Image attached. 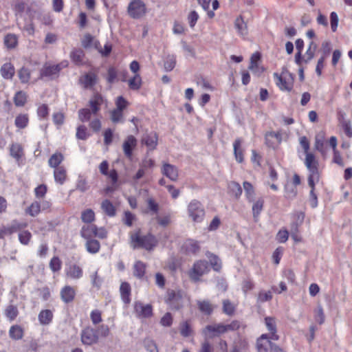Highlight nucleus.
Segmentation results:
<instances>
[{
	"instance_id": "nucleus-1",
	"label": "nucleus",
	"mask_w": 352,
	"mask_h": 352,
	"mask_svg": "<svg viewBox=\"0 0 352 352\" xmlns=\"http://www.w3.org/2000/svg\"><path fill=\"white\" fill-rule=\"evenodd\" d=\"M158 240L151 233L141 236L138 230L130 234V245L133 249L143 248L148 251L153 250L157 245Z\"/></svg>"
},
{
	"instance_id": "nucleus-2",
	"label": "nucleus",
	"mask_w": 352,
	"mask_h": 352,
	"mask_svg": "<svg viewBox=\"0 0 352 352\" xmlns=\"http://www.w3.org/2000/svg\"><path fill=\"white\" fill-rule=\"evenodd\" d=\"M103 97L98 94L94 95L89 104L90 109L84 108L78 111V118L82 122H87L91 119V115L96 116L100 110V106L103 103Z\"/></svg>"
},
{
	"instance_id": "nucleus-3",
	"label": "nucleus",
	"mask_w": 352,
	"mask_h": 352,
	"mask_svg": "<svg viewBox=\"0 0 352 352\" xmlns=\"http://www.w3.org/2000/svg\"><path fill=\"white\" fill-rule=\"evenodd\" d=\"M305 165L309 171L308 185L313 187L320 180V174L318 171V162L316 160L314 154H307L305 157Z\"/></svg>"
},
{
	"instance_id": "nucleus-4",
	"label": "nucleus",
	"mask_w": 352,
	"mask_h": 352,
	"mask_svg": "<svg viewBox=\"0 0 352 352\" xmlns=\"http://www.w3.org/2000/svg\"><path fill=\"white\" fill-rule=\"evenodd\" d=\"M189 216L195 222H201L204 219L205 212L201 204L197 200H192L188 206Z\"/></svg>"
},
{
	"instance_id": "nucleus-5",
	"label": "nucleus",
	"mask_w": 352,
	"mask_h": 352,
	"mask_svg": "<svg viewBox=\"0 0 352 352\" xmlns=\"http://www.w3.org/2000/svg\"><path fill=\"white\" fill-rule=\"evenodd\" d=\"M81 342L85 345H92L98 342V334L95 329L87 327L81 331Z\"/></svg>"
},
{
	"instance_id": "nucleus-6",
	"label": "nucleus",
	"mask_w": 352,
	"mask_h": 352,
	"mask_svg": "<svg viewBox=\"0 0 352 352\" xmlns=\"http://www.w3.org/2000/svg\"><path fill=\"white\" fill-rule=\"evenodd\" d=\"M128 12L132 18L139 19L146 13L145 4L141 0H135L129 3Z\"/></svg>"
},
{
	"instance_id": "nucleus-7",
	"label": "nucleus",
	"mask_w": 352,
	"mask_h": 352,
	"mask_svg": "<svg viewBox=\"0 0 352 352\" xmlns=\"http://www.w3.org/2000/svg\"><path fill=\"white\" fill-rule=\"evenodd\" d=\"M208 270V263L205 261H198L195 263L192 268L189 272V276L192 280L197 281Z\"/></svg>"
},
{
	"instance_id": "nucleus-8",
	"label": "nucleus",
	"mask_w": 352,
	"mask_h": 352,
	"mask_svg": "<svg viewBox=\"0 0 352 352\" xmlns=\"http://www.w3.org/2000/svg\"><path fill=\"white\" fill-rule=\"evenodd\" d=\"M225 329L224 324L222 323L209 324L203 329L202 333L206 338L212 339L225 333Z\"/></svg>"
},
{
	"instance_id": "nucleus-9",
	"label": "nucleus",
	"mask_w": 352,
	"mask_h": 352,
	"mask_svg": "<svg viewBox=\"0 0 352 352\" xmlns=\"http://www.w3.org/2000/svg\"><path fill=\"white\" fill-rule=\"evenodd\" d=\"M276 79V84L282 91H291L293 88L294 77L279 76L277 73L274 74Z\"/></svg>"
},
{
	"instance_id": "nucleus-10",
	"label": "nucleus",
	"mask_w": 352,
	"mask_h": 352,
	"mask_svg": "<svg viewBox=\"0 0 352 352\" xmlns=\"http://www.w3.org/2000/svg\"><path fill=\"white\" fill-rule=\"evenodd\" d=\"M158 137L155 132H146L142 138V144L146 146L148 150H154L157 145Z\"/></svg>"
},
{
	"instance_id": "nucleus-11",
	"label": "nucleus",
	"mask_w": 352,
	"mask_h": 352,
	"mask_svg": "<svg viewBox=\"0 0 352 352\" xmlns=\"http://www.w3.org/2000/svg\"><path fill=\"white\" fill-rule=\"evenodd\" d=\"M134 309L138 317L141 318H149L152 316V306L151 305H144L140 302H136L134 305Z\"/></svg>"
},
{
	"instance_id": "nucleus-12",
	"label": "nucleus",
	"mask_w": 352,
	"mask_h": 352,
	"mask_svg": "<svg viewBox=\"0 0 352 352\" xmlns=\"http://www.w3.org/2000/svg\"><path fill=\"white\" fill-rule=\"evenodd\" d=\"M162 173L173 182H176L179 177L177 168L168 163L163 164Z\"/></svg>"
},
{
	"instance_id": "nucleus-13",
	"label": "nucleus",
	"mask_w": 352,
	"mask_h": 352,
	"mask_svg": "<svg viewBox=\"0 0 352 352\" xmlns=\"http://www.w3.org/2000/svg\"><path fill=\"white\" fill-rule=\"evenodd\" d=\"M60 69V65L45 64L41 70V78L47 77L52 79L58 75Z\"/></svg>"
},
{
	"instance_id": "nucleus-14",
	"label": "nucleus",
	"mask_w": 352,
	"mask_h": 352,
	"mask_svg": "<svg viewBox=\"0 0 352 352\" xmlns=\"http://www.w3.org/2000/svg\"><path fill=\"white\" fill-rule=\"evenodd\" d=\"M270 340L267 334H262L256 340L258 352H270L272 345Z\"/></svg>"
},
{
	"instance_id": "nucleus-15",
	"label": "nucleus",
	"mask_w": 352,
	"mask_h": 352,
	"mask_svg": "<svg viewBox=\"0 0 352 352\" xmlns=\"http://www.w3.org/2000/svg\"><path fill=\"white\" fill-rule=\"evenodd\" d=\"M137 145V140L133 135H129L124 140L122 147L125 156L128 158H131L133 155V150Z\"/></svg>"
},
{
	"instance_id": "nucleus-16",
	"label": "nucleus",
	"mask_w": 352,
	"mask_h": 352,
	"mask_svg": "<svg viewBox=\"0 0 352 352\" xmlns=\"http://www.w3.org/2000/svg\"><path fill=\"white\" fill-rule=\"evenodd\" d=\"M234 28L237 31L238 34L245 38L248 34V28L247 23L244 21L242 16H239L234 21Z\"/></svg>"
},
{
	"instance_id": "nucleus-17",
	"label": "nucleus",
	"mask_w": 352,
	"mask_h": 352,
	"mask_svg": "<svg viewBox=\"0 0 352 352\" xmlns=\"http://www.w3.org/2000/svg\"><path fill=\"white\" fill-rule=\"evenodd\" d=\"M265 324L267 330L271 333L270 337L271 340H278L279 337L276 334V323L274 318L266 317L265 318Z\"/></svg>"
},
{
	"instance_id": "nucleus-18",
	"label": "nucleus",
	"mask_w": 352,
	"mask_h": 352,
	"mask_svg": "<svg viewBox=\"0 0 352 352\" xmlns=\"http://www.w3.org/2000/svg\"><path fill=\"white\" fill-rule=\"evenodd\" d=\"M53 312L50 309H43L40 311L38 320L41 325H48L53 320Z\"/></svg>"
},
{
	"instance_id": "nucleus-19",
	"label": "nucleus",
	"mask_w": 352,
	"mask_h": 352,
	"mask_svg": "<svg viewBox=\"0 0 352 352\" xmlns=\"http://www.w3.org/2000/svg\"><path fill=\"white\" fill-rule=\"evenodd\" d=\"M75 295V290L71 286H65L60 291L61 299L65 303L72 302L74 300Z\"/></svg>"
},
{
	"instance_id": "nucleus-20",
	"label": "nucleus",
	"mask_w": 352,
	"mask_h": 352,
	"mask_svg": "<svg viewBox=\"0 0 352 352\" xmlns=\"http://www.w3.org/2000/svg\"><path fill=\"white\" fill-rule=\"evenodd\" d=\"M0 73L4 79L10 80L15 73L14 67L11 63H6L1 67Z\"/></svg>"
},
{
	"instance_id": "nucleus-21",
	"label": "nucleus",
	"mask_w": 352,
	"mask_h": 352,
	"mask_svg": "<svg viewBox=\"0 0 352 352\" xmlns=\"http://www.w3.org/2000/svg\"><path fill=\"white\" fill-rule=\"evenodd\" d=\"M66 275L72 279H79L82 276V270L76 264L70 265L66 270Z\"/></svg>"
},
{
	"instance_id": "nucleus-22",
	"label": "nucleus",
	"mask_w": 352,
	"mask_h": 352,
	"mask_svg": "<svg viewBox=\"0 0 352 352\" xmlns=\"http://www.w3.org/2000/svg\"><path fill=\"white\" fill-rule=\"evenodd\" d=\"M24 335L23 329L18 324H14L10 327L9 329V336L14 340H19L23 338Z\"/></svg>"
},
{
	"instance_id": "nucleus-23",
	"label": "nucleus",
	"mask_w": 352,
	"mask_h": 352,
	"mask_svg": "<svg viewBox=\"0 0 352 352\" xmlns=\"http://www.w3.org/2000/svg\"><path fill=\"white\" fill-rule=\"evenodd\" d=\"M120 292L122 301L128 304L130 302L131 286L126 283H122L120 287Z\"/></svg>"
},
{
	"instance_id": "nucleus-24",
	"label": "nucleus",
	"mask_w": 352,
	"mask_h": 352,
	"mask_svg": "<svg viewBox=\"0 0 352 352\" xmlns=\"http://www.w3.org/2000/svg\"><path fill=\"white\" fill-rule=\"evenodd\" d=\"M146 264L140 261H136L133 265V275L139 279L144 278L146 272Z\"/></svg>"
},
{
	"instance_id": "nucleus-25",
	"label": "nucleus",
	"mask_w": 352,
	"mask_h": 352,
	"mask_svg": "<svg viewBox=\"0 0 352 352\" xmlns=\"http://www.w3.org/2000/svg\"><path fill=\"white\" fill-rule=\"evenodd\" d=\"M97 230L96 226L94 224L84 226L81 229V236L85 239H91L93 236H95Z\"/></svg>"
},
{
	"instance_id": "nucleus-26",
	"label": "nucleus",
	"mask_w": 352,
	"mask_h": 352,
	"mask_svg": "<svg viewBox=\"0 0 352 352\" xmlns=\"http://www.w3.org/2000/svg\"><path fill=\"white\" fill-rule=\"evenodd\" d=\"M264 200L263 198L258 199L252 205V214L254 221H258V217L263 208Z\"/></svg>"
},
{
	"instance_id": "nucleus-27",
	"label": "nucleus",
	"mask_w": 352,
	"mask_h": 352,
	"mask_svg": "<svg viewBox=\"0 0 352 352\" xmlns=\"http://www.w3.org/2000/svg\"><path fill=\"white\" fill-rule=\"evenodd\" d=\"M54 177L55 182L60 185L63 184L67 177L66 170L63 166H59L54 169Z\"/></svg>"
},
{
	"instance_id": "nucleus-28",
	"label": "nucleus",
	"mask_w": 352,
	"mask_h": 352,
	"mask_svg": "<svg viewBox=\"0 0 352 352\" xmlns=\"http://www.w3.org/2000/svg\"><path fill=\"white\" fill-rule=\"evenodd\" d=\"M183 247L188 253L192 254H196L200 250L198 242L193 239L186 240Z\"/></svg>"
},
{
	"instance_id": "nucleus-29",
	"label": "nucleus",
	"mask_w": 352,
	"mask_h": 352,
	"mask_svg": "<svg viewBox=\"0 0 352 352\" xmlns=\"http://www.w3.org/2000/svg\"><path fill=\"white\" fill-rule=\"evenodd\" d=\"M197 306L201 312L205 315H210L214 309L213 305L208 300H198Z\"/></svg>"
},
{
	"instance_id": "nucleus-30",
	"label": "nucleus",
	"mask_w": 352,
	"mask_h": 352,
	"mask_svg": "<svg viewBox=\"0 0 352 352\" xmlns=\"http://www.w3.org/2000/svg\"><path fill=\"white\" fill-rule=\"evenodd\" d=\"M10 155L19 162L23 155L21 145L17 143L12 144L10 148Z\"/></svg>"
},
{
	"instance_id": "nucleus-31",
	"label": "nucleus",
	"mask_w": 352,
	"mask_h": 352,
	"mask_svg": "<svg viewBox=\"0 0 352 352\" xmlns=\"http://www.w3.org/2000/svg\"><path fill=\"white\" fill-rule=\"evenodd\" d=\"M28 224L25 222H19L17 221H13L10 226L5 228L4 231L8 234H12L14 232H16L17 231H19L26 228Z\"/></svg>"
},
{
	"instance_id": "nucleus-32",
	"label": "nucleus",
	"mask_w": 352,
	"mask_h": 352,
	"mask_svg": "<svg viewBox=\"0 0 352 352\" xmlns=\"http://www.w3.org/2000/svg\"><path fill=\"white\" fill-rule=\"evenodd\" d=\"M242 140L240 138L235 140L233 143L234 154L236 160L241 163L243 161V151L241 148Z\"/></svg>"
},
{
	"instance_id": "nucleus-33",
	"label": "nucleus",
	"mask_w": 352,
	"mask_h": 352,
	"mask_svg": "<svg viewBox=\"0 0 352 352\" xmlns=\"http://www.w3.org/2000/svg\"><path fill=\"white\" fill-rule=\"evenodd\" d=\"M4 314L10 321L14 320L19 315V310L17 307L12 304L8 305L5 309Z\"/></svg>"
},
{
	"instance_id": "nucleus-34",
	"label": "nucleus",
	"mask_w": 352,
	"mask_h": 352,
	"mask_svg": "<svg viewBox=\"0 0 352 352\" xmlns=\"http://www.w3.org/2000/svg\"><path fill=\"white\" fill-rule=\"evenodd\" d=\"M85 247L88 252L96 254L100 250V244L99 241L96 239H87Z\"/></svg>"
},
{
	"instance_id": "nucleus-35",
	"label": "nucleus",
	"mask_w": 352,
	"mask_h": 352,
	"mask_svg": "<svg viewBox=\"0 0 352 352\" xmlns=\"http://www.w3.org/2000/svg\"><path fill=\"white\" fill-rule=\"evenodd\" d=\"M84 56V52L81 49H74L70 53V58L76 65L82 64Z\"/></svg>"
},
{
	"instance_id": "nucleus-36",
	"label": "nucleus",
	"mask_w": 352,
	"mask_h": 352,
	"mask_svg": "<svg viewBox=\"0 0 352 352\" xmlns=\"http://www.w3.org/2000/svg\"><path fill=\"white\" fill-rule=\"evenodd\" d=\"M101 208L109 217H114L116 215V208L113 204L108 199H105L102 202Z\"/></svg>"
},
{
	"instance_id": "nucleus-37",
	"label": "nucleus",
	"mask_w": 352,
	"mask_h": 352,
	"mask_svg": "<svg viewBox=\"0 0 352 352\" xmlns=\"http://www.w3.org/2000/svg\"><path fill=\"white\" fill-rule=\"evenodd\" d=\"M64 157L60 153H54L48 160V164L54 169L59 167L60 163L63 161Z\"/></svg>"
},
{
	"instance_id": "nucleus-38",
	"label": "nucleus",
	"mask_w": 352,
	"mask_h": 352,
	"mask_svg": "<svg viewBox=\"0 0 352 352\" xmlns=\"http://www.w3.org/2000/svg\"><path fill=\"white\" fill-rule=\"evenodd\" d=\"M97 82V76L95 73L89 72L83 77L82 83L85 88L93 87Z\"/></svg>"
},
{
	"instance_id": "nucleus-39",
	"label": "nucleus",
	"mask_w": 352,
	"mask_h": 352,
	"mask_svg": "<svg viewBox=\"0 0 352 352\" xmlns=\"http://www.w3.org/2000/svg\"><path fill=\"white\" fill-rule=\"evenodd\" d=\"M18 43V37L14 34H8L4 37V44L8 49L16 47Z\"/></svg>"
},
{
	"instance_id": "nucleus-40",
	"label": "nucleus",
	"mask_w": 352,
	"mask_h": 352,
	"mask_svg": "<svg viewBox=\"0 0 352 352\" xmlns=\"http://www.w3.org/2000/svg\"><path fill=\"white\" fill-rule=\"evenodd\" d=\"M28 114H19L15 118L14 124L19 129H24L28 126Z\"/></svg>"
},
{
	"instance_id": "nucleus-41",
	"label": "nucleus",
	"mask_w": 352,
	"mask_h": 352,
	"mask_svg": "<svg viewBox=\"0 0 352 352\" xmlns=\"http://www.w3.org/2000/svg\"><path fill=\"white\" fill-rule=\"evenodd\" d=\"M27 102V95L24 91H17L14 97V102L16 107H23Z\"/></svg>"
},
{
	"instance_id": "nucleus-42",
	"label": "nucleus",
	"mask_w": 352,
	"mask_h": 352,
	"mask_svg": "<svg viewBox=\"0 0 352 352\" xmlns=\"http://www.w3.org/2000/svg\"><path fill=\"white\" fill-rule=\"evenodd\" d=\"M129 87L132 90H138L142 85V78L140 74H136L135 76L129 80Z\"/></svg>"
},
{
	"instance_id": "nucleus-43",
	"label": "nucleus",
	"mask_w": 352,
	"mask_h": 352,
	"mask_svg": "<svg viewBox=\"0 0 352 352\" xmlns=\"http://www.w3.org/2000/svg\"><path fill=\"white\" fill-rule=\"evenodd\" d=\"M316 49L317 44L311 41L305 53L306 58L304 59L305 63H308L314 57Z\"/></svg>"
},
{
	"instance_id": "nucleus-44",
	"label": "nucleus",
	"mask_w": 352,
	"mask_h": 352,
	"mask_svg": "<svg viewBox=\"0 0 352 352\" xmlns=\"http://www.w3.org/2000/svg\"><path fill=\"white\" fill-rule=\"evenodd\" d=\"M243 186L245 194L247 199L250 202L253 201L254 197L255 195V192H254V189L252 184H250L248 182H244L243 184Z\"/></svg>"
},
{
	"instance_id": "nucleus-45",
	"label": "nucleus",
	"mask_w": 352,
	"mask_h": 352,
	"mask_svg": "<svg viewBox=\"0 0 352 352\" xmlns=\"http://www.w3.org/2000/svg\"><path fill=\"white\" fill-rule=\"evenodd\" d=\"M143 346L148 352H159L157 346L155 341L149 338L144 339Z\"/></svg>"
},
{
	"instance_id": "nucleus-46",
	"label": "nucleus",
	"mask_w": 352,
	"mask_h": 352,
	"mask_svg": "<svg viewBox=\"0 0 352 352\" xmlns=\"http://www.w3.org/2000/svg\"><path fill=\"white\" fill-rule=\"evenodd\" d=\"M76 187L77 190L82 192L87 191L89 188L87 179L82 175H79Z\"/></svg>"
},
{
	"instance_id": "nucleus-47",
	"label": "nucleus",
	"mask_w": 352,
	"mask_h": 352,
	"mask_svg": "<svg viewBox=\"0 0 352 352\" xmlns=\"http://www.w3.org/2000/svg\"><path fill=\"white\" fill-rule=\"evenodd\" d=\"M210 263L215 271H219L221 267L220 259L212 253L207 254Z\"/></svg>"
},
{
	"instance_id": "nucleus-48",
	"label": "nucleus",
	"mask_w": 352,
	"mask_h": 352,
	"mask_svg": "<svg viewBox=\"0 0 352 352\" xmlns=\"http://www.w3.org/2000/svg\"><path fill=\"white\" fill-rule=\"evenodd\" d=\"M95 219V213L91 209H87L81 214V219L83 222L90 223Z\"/></svg>"
},
{
	"instance_id": "nucleus-49",
	"label": "nucleus",
	"mask_w": 352,
	"mask_h": 352,
	"mask_svg": "<svg viewBox=\"0 0 352 352\" xmlns=\"http://www.w3.org/2000/svg\"><path fill=\"white\" fill-rule=\"evenodd\" d=\"M176 64V58L174 55H168L164 63V69L170 72L173 69Z\"/></svg>"
},
{
	"instance_id": "nucleus-50",
	"label": "nucleus",
	"mask_w": 352,
	"mask_h": 352,
	"mask_svg": "<svg viewBox=\"0 0 352 352\" xmlns=\"http://www.w3.org/2000/svg\"><path fill=\"white\" fill-rule=\"evenodd\" d=\"M181 297L179 294H176L174 292L169 293L168 300L172 306H174L175 309H179L181 307L180 302Z\"/></svg>"
},
{
	"instance_id": "nucleus-51",
	"label": "nucleus",
	"mask_w": 352,
	"mask_h": 352,
	"mask_svg": "<svg viewBox=\"0 0 352 352\" xmlns=\"http://www.w3.org/2000/svg\"><path fill=\"white\" fill-rule=\"evenodd\" d=\"M228 188L230 192L236 197L239 198L242 194V188L240 184L235 182H232L229 184Z\"/></svg>"
},
{
	"instance_id": "nucleus-52",
	"label": "nucleus",
	"mask_w": 352,
	"mask_h": 352,
	"mask_svg": "<svg viewBox=\"0 0 352 352\" xmlns=\"http://www.w3.org/2000/svg\"><path fill=\"white\" fill-rule=\"evenodd\" d=\"M41 211V204L38 201L33 202L26 210V212L32 217H36Z\"/></svg>"
},
{
	"instance_id": "nucleus-53",
	"label": "nucleus",
	"mask_w": 352,
	"mask_h": 352,
	"mask_svg": "<svg viewBox=\"0 0 352 352\" xmlns=\"http://www.w3.org/2000/svg\"><path fill=\"white\" fill-rule=\"evenodd\" d=\"M314 146L317 151H320L322 155H324V136L322 135L316 136Z\"/></svg>"
},
{
	"instance_id": "nucleus-54",
	"label": "nucleus",
	"mask_w": 352,
	"mask_h": 352,
	"mask_svg": "<svg viewBox=\"0 0 352 352\" xmlns=\"http://www.w3.org/2000/svg\"><path fill=\"white\" fill-rule=\"evenodd\" d=\"M19 78L22 83H27L30 78V72L28 68L22 67L18 72Z\"/></svg>"
},
{
	"instance_id": "nucleus-55",
	"label": "nucleus",
	"mask_w": 352,
	"mask_h": 352,
	"mask_svg": "<svg viewBox=\"0 0 352 352\" xmlns=\"http://www.w3.org/2000/svg\"><path fill=\"white\" fill-rule=\"evenodd\" d=\"M235 311V307L229 300L223 301V311L228 316H232Z\"/></svg>"
},
{
	"instance_id": "nucleus-56",
	"label": "nucleus",
	"mask_w": 352,
	"mask_h": 352,
	"mask_svg": "<svg viewBox=\"0 0 352 352\" xmlns=\"http://www.w3.org/2000/svg\"><path fill=\"white\" fill-rule=\"evenodd\" d=\"M62 263L57 256H54L50 262V267L54 272H58L61 269Z\"/></svg>"
},
{
	"instance_id": "nucleus-57",
	"label": "nucleus",
	"mask_w": 352,
	"mask_h": 352,
	"mask_svg": "<svg viewBox=\"0 0 352 352\" xmlns=\"http://www.w3.org/2000/svg\"><path fill=\"white\" fill-rule=\"evenodd\" d=\"M111 120L113 123H118L123 122V113L122 111L113 109L111 111Z\"/></svg>"
},
{
	"instance_id": "nucleus-58",
	"label": "nucleus",
	"mask_w": 352,
	"mask_h": 352,
	"mask_svg": "<svg viewBox=\"0 0 352 352\" xmlns=\"http://www.w3.org/2000/svg\"><path fill=\"white\" fill-rule=\"evenodd\" d=\"M180 333L184 337H189L192 334V329L188 322H184L180 325Z\"/></svg>"
},
{
	"instance_id": "nucleus-59",
	"label": "nucleus",
	"mask_w": 352,
	"mask_h": 352,
	"mask_svg": "<svg viewBox=\"0 0 352 352\" xmlns=\"http://www.w3.org/2000/svg\"><path fill=\"white\" fill-rule=\"evenodd\" d=\"M90 318L94 325L99 324L102 322L101 311L98 309L93 310L90 314Z\"/></svg>"
},
{
	"instance_id": "nucleus-60",
	"label": "nucleus",
	"mask_w": 352,
	"mask_h": 352,
	"mask_svg": "<svg viewBox=\"0 0 352 352\" xmlns=\"http://www.w3.org/2000/svg\"><path fill=\"white\" fill-rule=\"evenodd\" d=\"M272 298V295L271 292L261 291L257 297V302L262 303V302H264L266 301H269Z\"/></svg>"
},
{
	"instance_id": "nucleus-61",
	"label": "nucleus",
	"mask_w": 352,
	"mask_h": 352,
	"mask_svg": "<svg viewBox=\"0 0 352 352\" xmlns=\"http://www.w3.org/2000/svg\"><path fill=\"white\" fill-rule=\"evenodd\" d=\"M97 333L98 334V338L100 336L102 338H107L110 333L109 328L106 324H101L96 329Z\"/></svg>"
},
{
	"instance_id": "nucleus-62",
	"label": "nucleus",
	"mask_w": 352,
	"mask_h": 352,
	"mask_svg": "<svg viewBox=\"0 0 352 352\" xmlns=\"http://www.w3.org/2000/svg\"><path fill=\"white\" fill-rule=\"evenodd\" d=\"M289 237V232L287 230H280L276 234V239L278 242L285 243Z\"/></svg>"
},
{
	"instance_id": "nucleus-63",
	"label": "nucleus",
	"mask_w": 352,
	"mask_h": 352,
	"mask_svg": "<svg viewBox=\"0 0 352 352\" xmlns=\"http://www.w3.org/2000/svg\"><path fill=\"white\" fill-rule=\"evenodd\" d=\"M32 234L29 231H23L19 234V241L23 245H28Z\"/></svg>"
},
{
	"instance_id": "nucleus-64",
	"label": "nucleus",
	"mask_w": 352,
	"mask_h": 352,
	"mask_svg": "<svg viewBox=\"0 0 352 352\" xmlns=\"http://www.w3.org/2000/svg\"><path fill=\"white\" fill-rule=\"evenodd\" d=\"M89 135L87 133V128L84 125H80L77 128L76 138L79 140H86Z\"/></svg>"
}]
</instances>
